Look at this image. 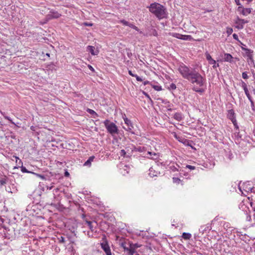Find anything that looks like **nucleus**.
Wrapping results in <instances>:
<instances>
[{
    "label": "nucleus",
    "instance_id": "5",
    "mask_svg": "<svg viewBox=\"0 0 255 255\" xmlns=\"http://www.w3.org/2000/svg\"><path fill=\"white\" fill-rule=\"evenodd\" d=\"M227 117L232 121L235 127V128L236 129H239V127L236 119L235 113L233 110H230L228 111Z\"/></svg>",
    "mask_w": 255,
    "mask_h": 255
},
{
    "label": "nucleus",
    "instance_id": "22",
    "mask_svg": "<svg viewBox=\"0 0 255 255\" xmlns=\"http://www.w3.org/2000/svg\"><path fill=\"white\" fill-rule=\"evenodd\" d=\"M86 224L87 225V226L89 227V229L91 230L92 232H93L94 231L93 226L92 225V222L86 221Z\"/></svg>",
    "mask_w": 255,
    "mask_h": 255
},
{
    "label": "nucleus",
    "instance_id": "29",
    "mask_svg": "<svg viewBox=\"0 0 255 255\" xmlns=\"http://www.w3.org/2000/svg\"><path fill=\"white\" fill-rule=\"evenodd\" d=\"M128 255H139L137 254L136 251H132L131 250L129 252H127Z\"/></svg>",
    "mask_w": 255,
    "mask_h": 255
},
{
    "label": "nucleus",
    "instance_id": "8",
    "mask_svg": "<svg viewBox=\"0 0 255 255\" xmlns=\"http://www.w3.org/2000/svg\"><path fill=\"white\" fill-rule=\"evenodd\" d=\"M102 249L105 251L106 255H112L109 246L106 242H104L101 244Z\"/></svg>",
    "mask_w": 255,
    "mask_h": 255
},
{
    "label": "nucleus",
    "instance_id": "17",
    "mask_svg": "<svg viewBox=\"0 0 255 255\" xmlns=\"http://www.w3.org/2000/svg\"><path fill=\"white\" fill-rule=\"evenodd\" d=\"M173 118L174 119L179 122L182 119V115L180 113H176L174 114Z\"/></svg>",
    "mask_w": 255,
    "mask_h": 255
},
{
    "label": "nucleus",
    "instance_id": "14",
    "mask_svg": "<svg viewBox=\"0 0 255 255\" xmlns=\"http://www.w3.org/2000/svg\"><path fill=\"white\" fill-rule=\"evenodd\" d=\"M233 59L232 56L229 53H226L224 55V60L225 61L231 62Z\"/></svg>",
    "mask_w": 255,
    "mask_h": 255
},
{
    "label": "nucleus",
    "instance_id": "41",
    "mask_svg": "<svg viewBox=\"0 0 255 255\" xmlns=\"http://www.w3.org/2000/svg\"><path fill=\"white\" fill-rule=\"evenodd\" d=\"M31 173L34 174H35L36 176H37L38 177H40V178H41L42 179H44L45 178L44 176L43 175H42L36 174V173H35L34 172H31Z\"/></svg>",
    "mask_w": 255,
    "mask_h": 255
},
{
    "label": "nucleus",
    "instance_id": "59",
    "mask_svg": "<svg viewBox=\"0 0 255 255\" xmlns=\"http://www.w3.org/2000/svg\"><path fill=\"white\" fill-rule=\"evenodd\" d=\"M15 158L16 159V160H17V159L19 160V158H18V157H17V156H15Z\"/></svg>",
    "mask_w": 255,
    "mask_h": 255
},
{
    "label": "nucleus",
    "instance_id": "57",
    "mask_svg": "<svg viewBox=\"0 0 255 255\" xmlns=\"http://www.w3.org/2000/svg\"><path fill=\"white\" fill-rule=\"evenodd\" d=\"M144 94L145 95V96L150 99L149 95L147 93L144 92Z\"/></svg>",
    "mask_w": 255,
    "mask_h": 255
},
{
    "label": "nucleus",
    "instance_id": "6",
    "mask_svg": "<svg viewBox=\"0 0 255 255\" xmlns=\"http://www.w3.org/2000/svg\"><path fill=\"white\" fill-rule=\"evenodd\" d=\"M248 22V20H246L243 19H241L239 17H237L235 21V23L237 24L236 27L239 29H243L244 28V24Z\"/></svg>",
    "mask_w": 255,
    "mask_h": 255
},
{
    "label": "nucleus",
    "instance_id": "26",
    "mask_svg": "<svg viewBox=\"0 0 255 255\" xmlns=\"http://www.w3.org/2000/svg\"><path fill=\"white\" fill-rule=\"evenodd\" d=\"M147 154L150 155H153L154 156H155V157H152L151 158V159H156L158 157V156L157 155V154L155 152H151L150 151H148Z\"/></svg>",
    "mask_w": 255,
    "mask_h": 255
},
{
    "label": "nucleus",
    "instance_id": "52",
    "mask_svg": "<svg viewBox=\"0 0 255 255\" xmlns=\"http://www.w3.org/2000/svg\"><path fill=\"white\" fill-rule=\"evenodd\" d=\"M88 67H89V68L91 71H94V68L92 67V66H91V65H88Z\"/></svg>",
    "mask_w": 255,
    "mask_h": 255
},
{
    "label": "nucleus",
    "instance_id": "28",
    "mask_svg": "<svg viewBox=\"0 0 255 255\" xmlns=\"http://www.w3.org/2000/svg\"><path fill=\"white\" fill-rule=\"evenodd\" d=\"M176 86L175 85V84H174V83H171L170 85H169V87H168V89L170 90H175L176 89Z\"/></svg>",
    "mask_w": 255,
    "mask_h": 255
},
{
    "label": "nucleus",
    "instance_id": "2",
    "mask_svg": "<svg viewBox=\"0 0 255 255\" xmlns=\"http://www.w3.org/2000/svg\"><path fill=\"white\" fill-rule=\"evenodd\" d=\"M149 10L159 19L166 18L168 13L166 8L159 3L154 2L150 4Z\"/></svg>",
    "mask_w": 255,
    "mask_h": 255
},
{
    "label": "nucleus",
    "instance_id": "10",
    "mask_svg": "<svg viewBox=\"0 0 255 255\" xmlns=\"http://www.w3.org/2000/svg\"><path fill=\"white\" fill-rule=\"evenodd\" d=\"M140 247V246L137 244H130L129 247H124L125 251L126 252H129L130 250L132 251H135V250Z\"/></svg>",
    "mask_w": 255,
    "mask_h": 255
},
{
    "label": "nucleus",
    "instance_id": "13",
    "mask_svg": "<svg viewBox=\"0 0 255 255\" xmlns=\"http://www.w3.org/2000/svg\"><path fill=\"white\" fill-rule=\"evenodd\" d=\"M49 19L57 18L61 16V14L57 11H50V13L47 15Z\"/></svg>",
    "mask_w": 255,
    "mask_h": 255
},
{
    "label": "nucleus",
    "instance_id": "53",
    "mask_svg": "<svg viewBox=\"0 0 255 255\" xmlns=\"http://www.w3.org/2000/svg\"><path fill=\"white\" fill-rule=\"evenodd\" d=\"M233 30L232 28L231 29H229V30H227V32L229 33V34H231Z\"/></svg>",
    "mask_w": 255,
    "mask_h": 255
},
{
    "label": "nucleus",
    "instance_id": "56",
    "mask_svg": "<svg viewBox=\"0 0 255 255\" xmlns=\"http://www.w3.org/2000/svg\"><path fill=\"white\" fill-rule=\"evenodd\" d=\"M69 175V173L68 172V171H66L65 172V176H68Z\"/></svg>",
    "mask_w": 255,
    "mask_h": 255
},
{
    "label": "nucleus",
    "instance_id": "7",
    "mask_svg": "<svg viewBox=\"0 0 255 255\" xmlns=\"http://www.w3.org/2000/svg\"><path fill=\"white\" fill-rule=\"evenodd\" d=\"M237 10L244 16H247L251 13V9L250 8H244L243 6L238 7Z\"/></svg>",
    "mask_w": 255,
    "mask_h": 255
},
{
    "label": "nucleus",
    "instance_id": "3",
    "mask_svg": "<svg viewBox=\"0 0 255 255\" xmlns=\"http://www.w3.org/2000/svg\"><path fill=\"white\" fill-rule=\"evenodd\" d=\"M103 123L108 132L111 134L114 135L118 133V128L115 124L111 122L109 120H106Z\"/></svg>",
    "mask_w": 255,
    "mask_h": 255
},
{
    "label": "nucleus",
    "instance_id": "38",
    "mask_svg": "<svg viewBox=\"0 0 255 255\" xmlns=\"http://www.w3.org/2000/svg\"><path fill=\"white\" fill-rule=\"evenodd\" d=\"M186 167L187 168L190 169V170H194V169H195V166H192V165H187L186 166Z\"/></svg>",
    "mask_w": 255,
    "mask_h": 255
},
{
    "label": "nucleus",
    "instance_id": "50",
    "mask_svg": "<svg viewBox=\"0 0 255 255\" xmlns=\"http://www.w3.org/2000/svg\"><path fill=\"white\" fill-rule=\"evenodd\" d=\"M133 29H135V30H136V31H137L139 32L140 33H141V31H139V29H138V28L137 27H136V26H134V27H133Z\"/></svg>",
    "mask_w": 255,
    "mask_h": 255
},
{
    "label": "nucleus",
    "instance_id": "43",
    "mask_svg": "<svg viewBox=\"0 0 255 255\" xmlns=\"http://www.w3.org/2000/svg\"><path fill=\"white\" fill-rule=\"evenodd\" d=\"M235 1L236 2V4L239 5V6H242V5L241 4V3L240 2V0H235Z\"/></svg>",
    "mask_w": 255,
    "mask_h": 255
},
{
    "label": "nucleus",
    "instance_id": "37",
    "mask_svg": "<svg viewBox=\"0 0 255 255\" xmlns=\"http://www.w3.org/2000/svg\"><path fill=\"white\" fill-rule=\"evenodd\" d=\"M126 152L124 149H122L120 151V155L122 156H126Z\"/></svg>",
    "mask_w": 255,
    "mask_h": 255
},
{
    "label": "nucleus",
    "instance_id": "34",
    "mask_svg": "<svg viewBox=\"0 0 255 255\" xmlns=\"http://www.w3.org/2000/svg\"><path fill=\"white\" fill-rule=\"evenodd\" d=\"M180 181H181L180 179L178 178H176V177L173 178V181L174 183L179 184L180 183Z\"/></svg>",
    "mask_w": 255,
    "mask_h": 255
},
{
    "label": "nucleus",
    "instance_id": "48",
    "mask_svg": "<svg viewBox=\"0 0 255 255\" xmlns=\"http://www.w3.org/2000/svg\"><path fill=\"white\" fill-rule=\"evenodd\" d=\"M128 74L132 77H134L135 74H134L132 73V71L131 70H128Z\"/></svg>",
    "mask_w": 255,
    "mask_h": 255
},
{
    "label": "nucleus",
    "instance_id": "24",
    "mask_svg": "<svg viewBox=\"0 0 255 255\" xmlns=\"http://www.w3.org/2000/svg\"><path fill=\"white\" fill-rule=\"evenodd\" d=\"M209 63L211 65H213V67L214 69L216 68L217 67H218L219 66V64H217L216 65V62L213 59L210 62H209Z\"/></svg>",
    "mask_w": 255,
    "mask_h": 255
},
{
    "label": "nucleus",
    "instance_id": "11",
    "mask_svg": "<svg viewBox=\"0 0 255 255\" xmlns=\"http://www.w3.org/2000/svg\"><path fill=\"white\" fill-rule=\"evenodd\" d=\"M211 229L209 224L204 225L201 226L199 229V232L202 234H204Z\"/></svg>",
    "mask_w": 255,
    "mask_h": 255
},
{
    "label": "nucleus",
    "instance_id": "47",
    "mask_svg": "<svg viewBox=\"0 0 255 255\" xmlns=\"http://www.w3.org/2000/svg\"><path fill=\"white\" fill-rule=\"evenodd\" d=\"M5 118L7 120H8L9 122H11V123H12V124H14L15 125V124L12 121L11 119L8 117H5Z\"/></svg>",
    "mask_w": 255,
    "mask_h": 255
},
{
    "label": "nucleus",
    "instance_id": "31",
    "mask_svg": "<svg viewBox=\"0 0 255 255\" xmlns=\"http://www.w3.org/2000/svg\"><path fill=\"white\" fill-rule=\"evenodd\" d=\"M120 22L121 23H122L123 25H125V26H128V25H129V22H128V21L125 20H121L120 21Z\"/></svg>",
    "mask_w": 255,
    "mask_h": 255
},
{
    "label": "nucleus",
    "instance_id": "36",
    "mask_svg": "<svg viewBox=\"0 0 255 255\" xmlns=\"http://www.w3.org/2000/svg\"><path fill=\"white\" fill-rule=\"evenodd\" d=\"M21 170L23 173H30V172L29 171H28L25 167H23V166L21 167Z\"/></svg>",
    "mask_w": 255,
    "mask_h": 255
},
{
    "label": "nucleus",
    "instance_id": "19",
    "mask_svg": "<svg viewBox=\"0 0 255 255\" xmlns=\"http://www.w3.org/2000/svg\"><path fill=\"white\" fill-rule=\"evenodd\" d=\"M192 39L191 35H182L181 34V38L180 39L184 40H191Z\"/></svg>",
    "mask_w": 255,
    "mask_h": 255
},
{
    "label": "nucleus",
    "instance_id": "42",
    "mask_svg": "<svg viewBox=\"0 0 255 255\" xmlns=\"http://www.w3.org/2000/svg\"><path fill=\"white\" fill-rule=\"evenodd\" d=\"M143 148H144V147H138L136 148V150L139 152H142Z\"/></svg>",
    "mask_w": 255,
    "mask_h": 255
},
{
    "label": "nucleus",
    "instance_id": "32",
    "mask_svg": "<svg viewBox=\"0 0 255 255\" xmlns=\"http://www.w3.org/2000/svg\"><path fill=\"white\" fill-rule=\"evenodd\" d=\"M153 88H154V90L158 91H159L162 89L161 87L158 85H154L153 86Z\"/></svg>",
    "mask_w": 255,
    "mask_h": 255
},
{
    "label": "nucleus",
    "instance_id": "39",
    "mask_svg": "<svg viewBox=\"0 0 255 255\" xmlns=\"http://www.w3.org/2000/svg\"><path fill=\"white\" fill-rule=\"evenodd\" d=\"M247 97H248V99L250 101L251 104H254V102H253V101L252 100V97L251 96L250 94L248 95V96H247Z\"/></svg>",
    "mask_w": 255,
    "mask_h": 255
},
{
    "label": "nucleus",
    "instance_id": "16",
    "mask_svg": "<svg viewBox=\"0 0 255 255\" xmlns=\"http://www.w3.org/2000/svg\"><path fill=\"white\" fill-rule=\"evenodd\" d=\"M95 157L92 156L89 157V158L85 162L84 165L90 166L91 162L93 161Z\"/></svg>",
    "mask_w": 255,
    "mask_h": 255
},
{
    "label": "nucleus",
    "instance_id": "15",
    "mask_svg": "<svg viewBox=\"0 0 255 255\" xmlns=\"http://www.w3.org/2000/svg\"><path fill=\"white\" fill-rule=\"evenodd\" d=\"M129 169H130V167L129 166L127 165H125L123 166V168L121 169V170H122L121 172L124 175H125V174H126V173H128Z\"/></svg>",
    "mask_w": 255,
    "mask_h": 255
},
{
    "label": "nucleus",
    "instance_id": "46",
    "mask_svg": "<svg viewBox=\"0 0 255 255\" xmlns=\"http://www.w3.org/2000/svg\"><path fill=\"white\" fill-rule=\"evenodd\" d=\"M170 168L173 171H177L178 170L177 168L176 167H175L174 166H171Z\"/></svg>",
    "mask_w": 255,
    "mask_h": 255
},
{
    "label": "nucleus",
    "instance_id": "18",
    "mask_svg": "<svg viewBox=\"0 0 255 255\" xmlns=\"http://www.w3.org/2000/svg\"><path fill=\"white\" fill-rule=\"evenodd\" d=\"M182 237L185 240H189L191 237V235L190 233H183L182 235Z\"/></svg>",
    "mask_w": 255,
    "mask_h": 255
},
{
    "label": "nucleus",
    "instance_id": "1",
    "mask_svg": "<svg viewBox=\"0 0 255 255\" xmlns=\"http://www.w3.org/2000/svg\"><path fill=\"white\" fill-rule=\"evenodd\" d=\"M178 70L183 78L188 80L191 83L196 84L200 87L206 85V78L195 69L190 68L182 63L179 66Z\"/></svg>",
    "mask_w": 255,
    "mask_h": 255
},
{
    "label": "nucleus",
    "instance_id": "55",
    "mask_svg": "<svg viewBox=\"0 0 255 255\" xmlns=\"http://www.w3.org/2000/svg\"><path fill=\"white\" fill-rule=\"evenodd\" d=\"M149 82L148 81H145L143 82V84H144V85H147V84H149Z\"/></svg>",
    "mask_w": 255,
    "mask_h": 255
},
{
    "label": "nucleus",
    "instance_id": "23",
    "mask_svg": "<svg viewBox=\"0 0 255 255\" xmlns=\"http://www.w3.org/2000/svg\"><path fill=\"white\" fill-rule=\"evenodd\" d=\"M170 34L172 36L175 37L176 38H178V39H180L181 38V34L180 33H178L173 32V33H171Z\"/></svg>",
    "mask_w": 255,
    "mask_h": 255
},
{
    "label": "nucleus",
    "instance_id": "27",
    "mask_svg": "<svg viewBox=\"0 0 255 255\" xmlns=\"http://www.w3.org/2000/svg\"><path fill=\"white\" fill-rule=\"evenodd\" d=\"M193 90L196 92H198V93H203L204 91V90L202 89V88H196V87H194L193 88Z\"/></svg>",
    "mask_w": 255,
    "mask_h": 255
},
{
    "label": "nucleus",
    "instance_id": "60",
    "mask_svg": "<svg viewBox=\"0 0 255 255\" xmlns=\"http://www.w3.org/2000/svg\"><path fill=\"white\" fill-rule=\"evenodd\" d=\"M252 106H254V104H251Z\"/></svg>",
    "mask_w": 255,
    "mask_h": 255
},
{
    "label": "nucleus",
    "instance_id": "61",
    "mask_svg": "<svg viewBox=\"0 0 255 255\" xmlns=\"http://www.w3.org/2000/svg\"><path fill=\"white\" fill-rule=\"evenodd\" d=\"M88 235L89 236V237H90L91 236L89 235V234L88 233Z\"/></svg>",
    "mask_w": 255,
    "mask_h": 255
},
{
    "label": "nucleus",
    "instance_id": "58",
    "mask_svg": "<svg viewBox=\"0 0 255 255\" xmlns=\"http://www.w3.org/2000/svg\"><path fill=\"white\" fill-rule=\"evenodd\" d=\"M46 55H47V56L49 57V56H50V54H49V53H47V54H46Z\"/></svg>",
    "mask_w": 255,
    "mask_h": 255
},
{
    "label": "nucleus",
    "instance_id": "21",
    "mask_svg": "<svg viewBox=\"0 0 255 255\" xmlns=\"http://www.w3.org/2000/svg\"><path fill=\"white\" fill-rule=\"evenodd\" d=\"M7 180V178L6 176L2 177L0 179V183L1 185H4L6 184Z\"/></svg>",
    "mask_w": 255,
    "mask_h": 255
},
{
    "label": "nucleus",
    "instance_id": "30",
    "mask_svg": "<svg viewBox=\"0 0 255 255\" xmlns=\"http://www.w3.org/2000/svg\"><path fill=\"white\" fill-rule=\"evenodd\" d=\"M206 57L209 62H210L213 59L209 53H206Z\"/></svg>",
    "mask_w": 255,
    "mask_h": 255
},
{
    "label": "nucleus",
    "instance_id": "25",
    "mask_svg": "<svg viewBox=\"0 0 255 255\" xmlns=\"http://www.w3.org/2000/svg\"><path fill=\"white\" fill-rule=\"evenodd\" d=\"M243 50L246 51V54L248 55V56L249 57H251L252 56V53H253V51L249 49L242 48Z\"/></svg>",
    "mask_w": 255,
    "mask_h": 255
},
{
    "label": "nucleus",
    "instance_id": "44",
    "mask_svg": "<svg viewBox=\"0 0 255 255\" xmlns=\"http://www.w3.org/2000/svg\"><path fill=\"white\" fill-rule=\"evenodd\" d=\"M244 90V92H245V94H246V96H248V95H250V93H249V91L248 88L245 89Z\"/></svg>",
    "mask_w": 255,
    "mask_h": 255
},
{
    "label": "nucleus",
    "instance_id": "4",
    "mask_svg": "<svg viewBox=\"0 0 255 255\" xmlns=\"http://www.w3.org/2000/svg\"><path fill=\"white\" fill-rule=\"evenodd\" d=\"M123 119L125 124V126L123 127V128L126 130L130 132L131 134H135L133 131L134 127L131 121L128 119L125 115L124 117H123Z\"/></svg>",
    "mask_w": 255,
    "mask_h": 255
},
{
    "label": "nucleus",
    "instance_id": "35",
    "mask_svg": "<svg viewBox=\"0 0 255 255\" xmlns=\"http://www.w3.org/2000/svg\"><path fill=\"white\" fill-rule=\"evenodd\" d=\"M241 86H242V87L243 88V89L244 90L245 89L248 88H247V84L245 82H244L243 81H242V82H241Z\"/></svg>",
    "mask_w": 255,
    "mask_h": 255
},
{
    "label": "nucleus",
    "instance_id": "20",
    "mask_svg": "<svg viewBox=\"0 0 255 255\" xmlns=\"http://www.w3.org/2000/svg\"><path fill=\"white\" fill-rule=\"evenodd\" d=\"M87 111L91 115H92L94 118H95L96 117H98V114L94 110L88 109Z\"/></svg>",
    "mask_w": 255,
    "mask_h": 255
},
{
    "label": "nucleus",
    "instance_id": "51",
    "mask_svg": "<svg viewBox=\"0 0 255 255\" xmlns=\"http://www.w3.org/2000/svg\"><path fill=\"white\" fill-rule=\"evenodd\" d=\"M134 25L132 23H129V25H128V26L132 28H133V27H134Z\"/></svg>",
    "mask_w": 255,
    "mask_h": 255
},
{
    "label": "nucleus",
    "instance_id": "40",
    "mask_svg": "<svg viewBox=\"0 0 255 255\" xmlns=\"http://www.w3.org/2000/svg\"><path fill=\"white\" fill-rule=\"evenodd\" d=\"M134 77L136 78V79L137 81L141 82L142 81V79L140 77L137 76L136 74H135Z\"/></svg>",
    "mask_w": 255,
    "mask_h": 255
},
{
    "label": "nucleus",
    "instance_id": "54",
    "mask_svg": "<svg viewBox=\"0 0 255 255\" xmlns=\"http://www.w3.org/2000/svg\"><path fill=\"white\" fill-rule=\"evenodd\" d=\"M233 37L234 39H237L238 38V35L236 34H234Z\"/></svg>",
    "mask_w": 255,
    "mask_h": 255
},
{
    "label": "nucleus",
    "instance_id": "9",
    "mask_svg": "<svg viewBox=\"0 0 255 255\" xmlns=\"http://www.w3.org/2000/svg\"><path fill=\"white\" fill-rule=\"evenodd\" d=\"M159 174L160 172L156 170V167L152 166L149 169V175L151 177L157 176Z\"/></svg>",
    "mask_w": 255,
    "mask_h": 255
},
{
    "label": "nucleus",
    "instance_id": "12",
    "mask_svg": "<svg viewBox=\"0 0 255 255\" xmlns=\"http://www.w3.org/2000/svg\"><path fill=\"white\" fill-rule=\"evenodd\" d=\"M87 51L91 53L92 55H97L99 53V51L96 49L93 46H88L87 47Z\"/></svg>",
    "mask_w": 255,
    "mask_h": 255
},
{
    "label": "nucleus",
    "instance_id": "49",
    "mask_svg": "<svg viewBox=\"0 0 255 255\" xmlns=\"http://www.w3.org/2000/svg\"><path fill=\"white\" fill-rule=\"evenodd\" d=\"M84 25L88 26H91L93 25L91 23L85 22Z\"/></svg>",
    "mask_w": 255,
    "mask_h": 255
},
{
    "label": "nucleus",
    "instance_id": "45",
    "mask_svg": "<svg viewBox=\"0 0 255 255\" xmlns=\"http://www.w3.org/2000/svg\"><path fill=\"white\" fill-rule=\"evenodd\" d=\"M59 242L60 243H64L65 242V239L63 237H61L60 238H59Z\"/></svg>",
    "mask_w": 255,
    "mask_h": 255
},
{
    "label": "nucleus",
    "instance_id": "33",
    "mask_svg": "<svg viewBox=\"0 0 255 255\" xmlns=\"http://www.w3.org/2000/svg\"><path fill=\"white\" fill-rule=\"evenodd\" d=\"M242 77L244 79H247L249 78V76H248V74L247 72H243L242 73Z\"/></svg>",
    "mask_w": 255,
    "mask_h": 255
}]
</instances>
